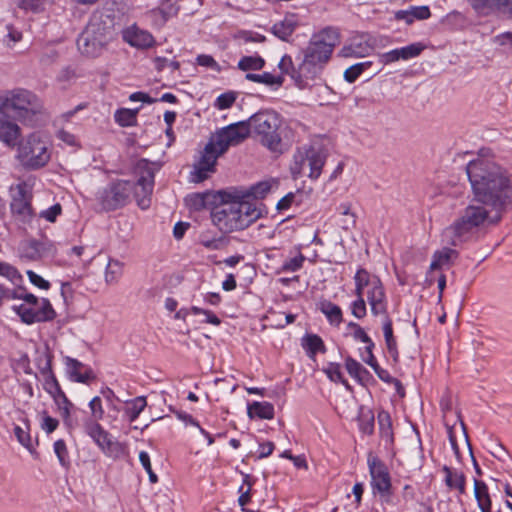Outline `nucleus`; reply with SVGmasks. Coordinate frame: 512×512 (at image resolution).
I'll return each instance as SVG.
<instances>
[{"label":"nucleus","mask_w":512,"mask_h":512,"mask_svg":"<svg viewBox=\"0 0 512 512\" xmlns=\"http://www.w3.org/2000/svg\"><path fill=\"white\" fill-rule=\"evenodd\" d=\"M250 135L249 123L239 121L220 129L213 140L219 147V153H225L230 146L242 143Z\"/></svg>","instance_id":"9b49d317"},{"label":"nucleus","mask_w":512,"mask_h":512,"mask_svg":"<svg viewBox=\"0 0 512 512\" xmlns=\"http://www.w3.org/2000/svg\"><path fill=\"white\" fill-rule=\"evenodd\" d=\"M191 312L194 315L204 314L206 316V319H205L206 323H210V324H213V325H216V326L221 323V320L213 312H211L209 310H204L202 308L193 306L191 308Z\"/></svg>","instance_id":"e2e57ef3"},{"label":"nucleus","mask_w":512,"mask_h":512,"mask_svg":"<svg viewBox=\"0 0 512 512\" xmlns=\"http://www.w3.org/2000/svg\"><path fill=\"white\" fill-rule=\"evenodd\" d=\"M14 310L26 324L51 321L56 316L50 301L46 298L40 299L37 305L21 304L14 306Z\"/></svg>","instance_id":"f8f14e48"},{"label":"nucleus","mask_w":512,"mask_h":512,"mask_svg":"<svg viewBox=\"0 0 512 512\" xmlns=\"http://www.w3.org/2000/svg\"><path fill=\"white\" fill-rule=\"evenodd\" d=\"M199 241L202 246L209 250H219L226 244L224 237H210L208 232L202 233Z\"/></svg>","instance_id":"79ce46f5"},{"label":"nucleus","mask_w":512,"mask_h":512,"mask_svg":"<svg viewBox=\"0 0 512 512\" xmlns=\"http://www.w3.org/2000/svg\"><path fill=\"white\" fill-rule=\"evenodd\" d=\"M424 49L421 43H413L408 46L399 48L400 56L402 59L407 60L418 56Z\"/></svg>","instance_id":"864d4df0"},{"label":"nucleus","mask_w":512,"mask_h":512,"mask_svg":"<svg viewBox=\"0 0 512 512\" xmlns=\"http://www.w3.org/2000/svg\"><path fill=\"white\" fill-rule=\"evenodd\" d=\"M0 275L6 277L12 283H16L21 280V275L17 269L5 262H0Z\"/></svg>","instance_id":"3c124183"},{"label":"nucleus","mask_w":512,"mask_h":512,"mask_svg":"<svg viewBox=\"0 0 512 512\" xmlns=\"http://www.w3.org/2000/svg\"><path fill=\"white\" fill-rule=\"evenodd\" d=\"M8 34L4 39V43L8 48H12L13 45L22 40V32L15 29L12 25H7Z\"/></svg>","instance_id":"4d7b16f0"},{"label":"nucleus","mask_w":512,"mask_h":512,"mask_svg":"<svg viewBox=\"0 0 512 512\" xmlns=\"http://www.w3.org/2000/svg\"><path fill=\"white\" fill-rule=\"evenodd\" d=\"M265 66V60L260 56H244L238 62V68L242 71L261 70Z\"/></svg>","instance_id":"a19ab883"},{"label":"nucleus","mask_w":512,"mask_h":512,"mask_svg":"<svg viewBox=\"0 0 512 512\" xmlns=\"http://www.w3.org/2000/svg\"><path fill=\"white\" fill-rule=\"evenodd\" d=\"M474 496L481 512H491L492 501L488 493V487L483 481L474 480Z\"/></svg>","instance_id":"393cba45"},{"label":"nucleus","mask_w":512,"mask_h":512,"mask_svg":"<svg viewBox=\"0 0 512 512\" xmlns=\"http://www.w3.org/2000/svg\"><path fill=\"white\" fill-rule=\"evenodd\" d=\"M243 197L242 192L233 189L218 192L220 202L212 208L210 217L220 232L228 234L245 230L263 216L261 206Z\"/></svg>","instance_id":"7ed1b4c3"},{"label":"nucleus","mask_w":512,"mask_h":512,"mask_svg":"<svg viewBox=\"0 0 512 512\" xmlns=\"http://www.w3.org/2000/svg\"><path fill=\"white\" fill-rule=\"evenodd\" d=\"M124 40L133 47L138 49H147L155 45L153 35L136 26L128 28L123 35Z\"/></svg>","instance_id":"a211bd4d"},{"label":"nucleus","mask_w":512,"mask_h":512,"mask_svg":"<svg viewBox=\"0 0 512 512\" xmlns=\"http://www.w3.org/2000/svg\"><path fill=\"white\" fill-rule=\"evenodd\" d=\"M123 263L116 259H110L105 270V281L107 284H115L123 274Z\"/></svg>","instance_id":"f704fd0d"},{"label":"nucleus","mask_w":512,"mask_h":512,"mask_svg":"<svg viewBox=\"0 0 512 512\" xmlns=\"http://www.w3.org/2000/svg\"><path fill=\"white\" fill-rule=\"evenodd\" d=\"M61 211H62L61 205L55 204V205L51 206L50 208L42 211L40 213V217L46 219L49 222H55L57 216L60 215Z\"/></svg>","instance_id":"69168bd1"},{"label":"nucleus","mask_w":512,"mask_h":512,"mask_svg":"<svg viewBox=\"0 0 512 512\" xmlns=\"http://www.w3.org/2000/svg\"><path fill=\"white\" fill-rule=\"evenodd\" d=\"M237 98V94L233 91L225 92L219 95L215 102V107L224 110L230 108Z\"/></svg>","instance_id":"8fccbe9b"},{"label":"nucleus","mask_w":512,"mask_h":512,"mask_svg":"<svg viewBox=\"0 0 512 512\" xmlns=\"http://www.w3.org/2000/svg\"><path fill=\"white\" fill-rule=\"evenodd\" d=\"M139 109H118L115 113V121L123 127L133 126L136 123Z\"/></svg>","instance_id":"ea45409f"},{"label":"nucleus","mask_w":512,"mask_h":512,"mask_svg":"<svg viewBox=\"0 0 512 512\" xmlns=\"http://www.w3.org/2000/svg\"><path fill=\"white\" fill-rule=\"evenodd\" d=\"M355 284L366 289L367 301L374 316L386 315L387 300L383 284L378 276L370 274L366 269L360 268L354 276Z\"/></svg>","instance_id":"1a4fd4ad"},{"label":"nucleus","mask_w":512,"mask_h":512,"mask_svg":"<svg viewBox=\"0 0 512 512\" xmlns=\"http://www.w3.org/2000/svg\"><path fill=\"white\" fill-rule=\"evenodd\" d=\"M18 158L24 166L32 169L45 166L50 160L47 143L38 133L30 134L18 144Z\"/></svg>","instance_id":"9d476101"},{"label":"nucleus","mask_w":512,"mask_h":512,"mask_svg":"<svg viewBox=\"0 0 512 512\" xmlns=\"http://www.w3.org/2000/svg\"><path fill=\"white\" fill-rule=\"evenodd\" d=\"M338 43L339 32L332 27H327L313 35L303 52L302 70L305 71L307 79L314 78L317 75L330 59L334 47Z\"/></svg>","instance_id":"423d86ee"},{"label":"nucleus","mask_w":512,"mask_h":512,"mask_svg":"<svg viewBox=\"0 0 512 512\" xmlns=\"http://www.w3.org/2000/svg\"><path fill=\"white\" fill-rule=\"evenodd\" d=\"M85 431L105 452L114 445L109 439V434L101 427L97 421H87L85 423Z\"/></svg>","instance_id":"aec40b11"},{"label":"nucleus","mask_w":512,"mask_h":512,"mask_svg":"<svg viewBox=\"0 0 512 512\" xmlns=\"http://www.w3.org/2000/svg\"><path fill=\"white\" fill-rule=\"evenodd\" d=\"M223 153H219V147L211 139L205 146L199 161L194 165L196 182H202L207 178L208 172H213L216 161Z\"/></svg>","instance_id":"ddd939ff"},{"label":"nucleus","mask_w":512,"mask_h":512,"mask_svg":"<svg viewBox=\"0 0 512 512\" xmlns=\"http://www.w3.org/2000/svg\"><path fill=\"white\" fill-rule=\"evenodd\" d=\"M458 252L451 248H443L433 254L430 270L440 269L443 265L449 264L452 258H456Z\"/></svg>","instance_id":"c756f323"},{"label":"nucleus","mask_w":512,"mask_h":512,"mask_svg":"<svg viewBox=\"0 0 512 512\" xmlns=\"http://www.w3.org/2000/svg\"><path fill=\"white\" fill-rule=\"evenodd\" d=\"M15 370L17 372L22 371L23 373L30 375L32 374V369L30 366V360L27 354H22L15 362Z\"/></svg>","instance_id":"0e129e2a"},{"label":"nucleus","mask_w":512,"mask_h":512,"mask_svg":"<svg viewBox=\"0 0 512 512\" xmlns=\"http://www.w3.org/2000/svg\"><path fill=\"white\" fill-rule=\"evenodd\" d=\"M373 370L382 381L386 383H394L398 391L402 388L400 381L393 378L387 370L381 368L379 365L373 368Z\"/></svg>","instance_id":"680f3d73"},{"label":"nucleus","mask_w":512,"mask_h":512,"mask_svg":"<svg viewBox=\"0 0 512 512\" xmlns=\"http://www.w3.org/2000/svg\"><path fill=\"white\" fill-rule=\"evenodd\" d=\"M297 26L298 20L296 15L290 14L286 15L283 20L275 23L271 28V32L282 41H289V37L293 34Z\"/></svg>","instance_id":"412c9836"},{"label":"nucleus","mask_w":512,"mask_h":512,"mask_svg":"<svg viewBox=\"0 0 512 512\" xmlns=\"http://www.w3.org/2000/svg\"><path fill=\"white\" fill-rule=\"evenodd\" d=\"M196 62L199 66L209 68L215 72L221 71L220 65L215 61V59L211 55H207V54L198 55L196 58Z\"/></svg>","instance_id":"5fc2aeb1"},{"label":"nucleus","mask_w":512,"mask_h":512,"mask_svg":"<svg viewBox=\"0 0 512 512\" xmlns=\"http://www.w3.org/2000/svg\"><path fill=\"white\" fill-rule=\"evenodd\" d=\"M56 253L54 243L46 238L41 240H29L22 245L21 255L32 261L44 257L53 256Z\"/></svg>","instance_id":"2eb2a0df"},{"label":"nucleus","mask_w":512,"mask_h":512,"mask_svg":"<svg viewBox=\"0 0 512 512\" xmlns=\"http://www.w3.org/2000/svg\"><path fill=\"white\" fill-rule=\"evenodd\" d=\"M371 66V62H360L347 68L344 72V79L348 83H353L366 69Z\"/></svg>","instance_id":"37998d69"},{"label":"nucleus","mask_w":512,"mask_h":512,"mask_svg":"<svg viewBox=\"0 0 512 512\" xmlns=\"http://www.w3.org/2000/svg\"><path fill=\"white\" fill-rule=\"evenodd\" d=\"M371 47L362 42H356L353 40L349 45H345L341 49V55L343 57H364L370 51Z\"/></svg>","instance_id":"72a5a7b5"},{"label":"nucleus","mask_w":512,"mask_h":512,"mask_svg":"<svg viewBox=\"0 0 512 512\" xmlns=\"http://www.w3.org/2000/svg\"><path fill=\"white\" fill-rule=\"evenodd\" d=\"M305 256L299 253L297 256L286 260L281 266V272H296L300 270L305 261Z\"/></svg>","instance_id":"09e8293b"},{"label":"nucleus","mask_w":512,"mask_h":512,"mask_svg":"<svg viewBox=\"0 0 512 512\" xmlns=\"http://www.w3.org/2000/svg\"><path fill=\"white\" fill-rule=\"evenodd\" d=\"M248 416L260 419H272L274 417V406L269 402H253L248 406Z\"/></svg>","instance_id":"cd10ccee"},{"label":"nucleus","mask_w":512,"mask_h":512,"mask_svg":"<svg viewBox=\"0 0 512 512\" xmlns=\"http://www.w3.org/2000/svg\"><path fill=\"white\" fill-rule=\"evenodd\" d=\"M14 434L19 443L22 444L25 448L29 450L32 448V440L28 432H26L20 426H16L14 428Z\"/></svg>","instance_id":"052dcab7"},{"label":"nucleus","mask_w":512,"mask_h":512,"mask_svg":"<svg viewBox=\"0 0 512 512\" xmlns=\"http://www.w3.org/2000/svg\"><path fill=\"white\" fill-rule=\"evenodd\" d=\"M208 194H194L189 198V204L195 210H200L206 206Z\"/></svg>","instance_id":"338daca9"},{"label":"nucleus","mask_w":512,"mask_h":512,"mask_svg":"<svg viewBox=\"0 0 512 512\" xmlns=\"http://www.w3.org/2000/svg\"><path fill=\"white\" fill-rule=\"evenodd\" d=\"M278 67L282 73L290 75V77L295 81L298 87H304V79L307 78L305 75V71L302 70V63L299 65L298 68H295L292 58L289 55H284L281 58Z\"/></svg>","instance_id":"4be33fe9"},{"label":"nucleus","mask_w":512,"mask_h":512,"mask_svg":"<svg viewBox=\"0 0 512 512\" xmlns=\"http://www.w3.org/2000/svg\"><path fill=\"white\" fill-rule=\"evenodd\" d=\"M351 313L354 317L362 319L367 314L366 302L364 298L356 299L351 304Z\"/></svg>","instance_id":"13d9d810"},{"label":"nucleus","mask_w":512,"mask_h":512,"mask_svg":"<svg viewBox=\"0 0 512 512\" xmlns=\"http://www.w3.org/2000/svg\"><path fill=\"white\" fill-rule=\"evenodd\" d=\"M250 133L253 132L258 141L274 153L283 152V143L280 133L282 120L274 111H260L248 119Z\"/></svg>","instance_id":"0eeeda50"},{"label":"nucleus","mask_w":512,"mask_h":512,"mask_svg":"<svg viewBox=\"0 0 512 512\" xmlns=\"http://www.w3.org/2000/svg\"><path fill=\"white\" fill-rule=\"evenodd\" d=\"M378 423L380 428V435L386 442H393L392 422L389 413L381 411L378 414Z\"/></svg>","instance_id":"58836bf2"},{"label":"nucleus","mask_w":512,"mask_h":512,"mask_svg":"<svg viewBox=\"0 0 512 512\" xmlns=\"http://www.w3.org/2000/svg\"><path fill=\"white\" fill-rule=\"evenodd\" d=\"M383 316L385 317L383 322V334L385 338L386 347L394 361H397L399 354L397 349V342L393 335L392 320L388 316V312H386V315Z\"/></svg>","instance_id":"bb28decb"},{"label":"nucleus","mask_w":512,"mask_h":512,"mask_svg":"<svg viewBox=\"0 0 512 512\" xmlns=\"http://www.w3.org/2000/svg\"><path fill=\"white\" fill-rule=\"evenodd\" d=\"M368 466L374 493L390 490L391 478L387 467L377 457H369Z\"/></svg>","instance_id":"4468645a"},{"label":"nucleus","mask_w":512,"mask_h":512,"mask_svg":"<svg viewBox=\"0 0 512 512\" xmlns=\"http://www.w3.org/2000/svg\"><path fill=\"white\" fill-rule=\"evenodd\" d=\"M89 407L91 410L92 417L94 418L93 421H98L103 418L104 410L102 408V402L100 397L95 396L89 402Z\"/></svg>","instance_id":"bf43d9fd"},{"label":"nucleus","mask_w":512,"mask_h":512,"mask_svg":"<svg viewBox=\"0 0 512 512\" xmlns=\"http://www.w3.org/2000/svg\"><path fill=\"white\" fill-rule=\"evenodd\" d=\"M12 115L0 109V140L9 147L18 145L21 129Z\"/></svg>","instance_id":"dca6fc26"},{"label":"nucleus","mask_w":512,"mask_h":512,"mask_svg":"<svg viewBox=\"0 0 512 512\" xmlns=\"http://www.w3.org/2000/svg\"><path fill=\"white\" fill-rule=\"evenodd\" d=\"M65 364L67 372L71 380L78 383H88L94 378L93 372L90 368H85L84 364L77 359L66 357Z\"/></svg>","instance_id":"6ab92c4d"},{"label":"nucleus","mask_w":512,"mask_h":512,"mask_svg":"<svg viewBox=\"0 0 512 512\" xmlns=\"http://www.w3.org/2000/svg\"><path fill=\"white\" fill-rule=\"evenodd\" d=\"M345 367L347 372L359 383H364L371 376L369 371L352 357L346 358Z\"/></svg>","instance_id":"c85d7f7f"},{"label":"nucleus","mask_w":512,"mask_h":512,"mask_svg":"<svg viewBox=\"0 0 512 512\" xmlns=\"http://www.w3.org/2000/svg\"><path fill=\"white\" fill-rule=\"evenodd\" d=\"M137 168L140 170L137 183L128 180H117L97 192L96 199L103 210L113 211L125 206L133 192L139 207L142 209L149 207L155 173L159 167L155 163L143 159L139 161Z\"/></svg>","instance_id":"f03ea898"},{"label":"nucleus","mask_w":512,"mask_h":512,"mask_svg":"<svg viewBox=\"0 0 512 512\" xmlns=\"http://www.w3.org/2000/svg\"><path fill=\"white\" fill-rule=\"evenodd\" d=\"M430 15L431 13L427 6L412 7L411 10L399 11L396 14L398 19H403L408 24L412 23L414 19H427L430 17Z\"/></svg>","instance_id":"7c9ffc66"},{"label":"nucleus","mask_w":512,"mask_h":512,"mask_svg":"<svg viewBox=\"0 0 512 512\" xmlns=\"http://www.w3.org/2000/svg\"><path fill=\"white\" fill-rule=\"evenodd\" d=\"M178 11L179 8L174 3L170 0H165L159 7L150 10L147 16L153 26L161 28L170 18L176 16Z\"/></svg>","instance_id":"f3484780"},{"label":"nucleus","mask_w":512,"mask_h":512,"mask_svg":"<svg viewBox=\"0 0 512 512\" xmlns=\"http://www.w3.org/2000/svg\"><path fill=\"white\" fill-rule=\"evenodd\" d=\"M147 405L146 398L144 396H138L133 400L127 402L124 409V413L130 422H134L145 409Z\"/></svg>","instance_id":"2f4dec72"},{"label":"nucleus","mask_w":512,"mask_h":512,"mask_svg":"<svg viewBox=\"0 0 512 512\" xmlns=\"http://www.w3.org/2000/svg\"><path fill=\"white\" fill-rule=\"evenodd\" d=\"M39 369L41 374L45 376L44 389L50 393V391L56 388L59 383L52 372L51 360L49 357H44V366L39 365Z\"/></svg>","instance_id":"4c0bfd02"},{"label":"nucleus","mask_w":512,"mask_h":512,"mask_svg":"<svg viewBox=\"0 0 512 512\" xmlns=\"http://www.w3.org/2000/svg\"><path fill=\"white\" fill-rule=\"evenodd\" d=\"M466 174L473 199L444 231L452 246L468 241L485 224H497L512 208V174L506 168L479 157L467 164Z\"/></svg>","instance_id":"f257e3e1"},{"label":"nucleus","mask_w":512,"mask_h":512,"mask_svg":"<svg viewBox=\"0 0 512 512\" xmlns=\"http://www.w3.org/2000/svg\"><path fill=\"white\" fill-rule=\"evenodd\" d=\"M245 78L252 82L263 83L268 86H281L284 82L283 76H274L269 72L263 74L247 73Z\"/></svg>","instance_id":"e433bc0d"},{"label":"nucleus","mask_w":512,"mask_h":512,"mask_svg":"<svg viewBox=\"0 0 512 512\" xmlns=\"http://www.w3.org/2000/svg\"><path fill=\"white\" fill-rule=\"evenodd\" d=\"M115 18L103 12H94L77 39L81 55L87 58L100 57L115 38Z\"/></svg>","instance_id":"20e7f679"},{"label":"nucleus","mask_w":512,"mask_h":512,"mask_svg":"<svg viewBox=\"0 0 512 512\" xmlns=\"http://www.w3.org/2000/svg\"><path fill=\"white\" fill-rule=\"evenodd\" d=\"M11 209L14 213L21 214V215H27L30 213V205L26 201L20 199V200H14L11 204Z\"/></svg>","instance_id":"774afa93"},{"label":"nucleus","mask_w":512,"mask_h":512,"mask_svg":"<svg viewBox=\"0 0 512 512\" xmlns=\"http://www.w3.org/2000/svg\"><path fill=\"white\" fill-rule=\"evenodd\" d=\"M54 452L63 467L69 465L68 451L64 440L59 439L54 443Z\"/></svg>","instance_id":"603ef678"},{"label":"nucleus","mask_w":512,"mask_h":512,"mask_svg":"<svg viewBox=\"0 0 512 512\" xmlns=\"http://www.w3.org/2000/svg\"><path fill=\"white\" fill-rule=\"evenodd\" d=\"M320 310L325 314L330 324L338 326L342 322V310L338 305L330 301H323L320 304Z\"/></svg>","instance_id":"473e14b6"},{"label":"nucleus","mask_w":512,"mask_h":512,"mask_svg":"<svg viewBox=\"0 0 512 512\" xmlns=\"http://www.w3.org/2000/svg\"><path fill=\"white\" fill-rule=\"evenodd\" d=\"M49 394L54 398V400L58 404L63 418L67 419L70 415V408L73 407V404L66 397L60 385H57V387L51 390Z\"/></svg>","instance_id":"c9c22d12"},{"label":"nucleus","mask_w":512,"mask_h":512,"mask_svg":"<svg viewBox=\"0 0 512 512\" xmlns=\"http://www.w3.org/2000/svg\"><path fill=\"white\" fill-rule=\"evenodd\" d=\"M442 471L445 473V484L450 489H457L460 494L465 493L466 477L462 472L443 466Z\"/></svg>","instance_id":"b1692460"},{"label":"nucleus","mask_w":512,"mask_h":512,"mask_svg":"<svg viewBox=\"0 0 512 512\" xmlns=\"http://www.w3.org/2000/svg\"><path fill=\"white\" fill-rule=\"evenodd\" d=\"M77 78L76 69L72 66L62 68L58 75L57 81L65 84H69Z\"/></svg>","instance_id":"6e6d98bb"},{"label":"nucleus","mask_w":512,"mask_h":512,"mask_svg":"<svg viewBox=\"0 0 512 512\" xmlns=\"http://www.w3.org/2000/svg\"><path fill=\"white\" fill-rule=\"evenodd\" d=\"M326 157V150L321 145L304 146L294 154L291 172L294 177H298L305 174L308 168L307 175L311 179H317L322 172Z\"/></svg>","instance_id":"6e6552de"},{"label":"nucleus","mask_w":512,"mask_h":512,"mask_svg":"<svg viewBox=\"0 0 512 512\" xmlns=\"http://www.w3.org/2000/svg\"><path fill=\"white\" fill-rule=\"evenodd\" d=\"M324 372L331 381L341 382L347 389H350L348 382L343 378L341 367L337 363H329Z\"/></svg>","instance_id":"de8ad7c7"},{"label":"nucleus","mask_w":512,"mask_h":512,"mask_svg":"<svg viewBox=\"0 0 512 512\" xmlns=\"http://www.w3.org/2000/svg\"><path fill=\"white\" fill-rule=\"evenodd\" d=\"M301 346L305 350L306 355L315 360L317 353H325L326 347L320 336L317 334H306L301 339Z\"/></svg>","instance_id":"5701e85b"},{"label":"nucleus","mask_w":512,"mask_h":512,"mask_svg":"<svg viewBox=\"0 0 512 512\" xmlns=\"http://www.w3.org/2000/svg\"><path fill=\"white\" fill-rule=\"evenodd\" d=\"M16 4L26 12L40 13L45 9L46 0H16Z\"/></svg>","instance_id":"c03bdc74"},{"label":"nucleus","mask_w":512,"mask_h":512,"mask_svg":"<svg viewBox=\"0 0 512 512\" xmlns=\"http://www.w3.org/2000/svg\"><path fill=\"white\" fill-rule=\"evenodd\" d=\"M0 109L24 124L34 126L43 112V104L31 91L16 88L0 92Z\"/></svg>","instance_id":"39448f33"},{"label":"nucleus","mask_w":512,"mask_h":512,"mask_svg":"<svg viewBox=\"0 0 512 512\" xmlns=\"http://www.w3.org/2000/svg\"><path fill=\"white\" fill-rule=\"evenodd\" d=\"M251 476L248 474L244 475L243 485L239 488L240 496L238 503L241 507H244L251 499V488H252Z\"/></svg>","instance_id":"49530a36"},{"label":"nucleus","mask_w":512,"mask_h":512,"mask_svg":"<svg viewBox=\"0 0 512 512\" xmlns=\"http://www.w3.org/2000/svg\"><path fill=\"white\" fill-rule=\"evenodd\" d=\"M272 183L270 181H262L258 182L255 185H252L248 189L244 188H233L235 192H242L244 194L243 199L250 200L264 198L266 194L271 190Z\"/></svg>","instance_id":"a878e982"},{"label":"nucleus","mask_w":512,"mask_h":512,"mask_svg":"<svg viewBox=\"0 0 512 512\" xmlns=\"http://www.w3.org/2000/svg\"><path fill=\"white\" fill-rule=\"evenodd\" d=\"M361 432L371 435L374 431V415L371 411L362 412L358 417Z\"/></svg>","instance_id":"a18cd8bd"}]
</instances>
